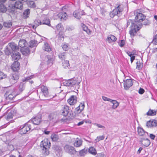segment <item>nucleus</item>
Segmentation results:
<instances>
[{
  "instance_id": "obj_58",
  "label": "nucleus",
  "mask_w": 157,
  "mask_h": 157,
  "mask_svg": "<svg viewBox=\"0 0 157 157\" xmlns=\"http://www.w3.org/2000/svg\"><path fill=\"white\" fill-rule=\"evenodd\" d=\"M82 110H80V108H79L78 107L76 109H75V113L76 114H78L82 112Z\"/></svg>"
},
{
  "instance_id": "obj_61",
  "label": "nucleus",
  "mask_w": 157,
  "mask_h": 157,
  "mask_svg": "<svg viewBox=\"0 0 157 157\" xmlns=\"http://www.w3.org/2000/svg\"><path fill=\"white\" fill-rule=\"evenodd\" d=\"M147 126L148 127H152V126L151 125V121H150L147 122Z\"/></svg>"
},
{
  "instance_id": "obj_17",
  "label": "nucleus",
  "mask_w": 157,
  "mask_h": 157,
  "mask_svg": "<svg viewBox=\"0 0 157 157\" xmlns=\"http://www.w3.org/2000/svg\"><path fill=\"white\" fill-rule=\"evenodd\" d=\"M41 122V117L40 116H37L33 119L31 122L33 124L36 125H39Z\"/></svg>"
},
{
  "instance_id": "obj_4",
  "label": "nucleus",
  "mask_w": 157,
  "mask_h": 157,
  "mask_svg": "<svg viewBox=\"0 0 157 157\" xmlns=\"http://www.w3.org/2000/svg\"><path fill=\"white\" fill-rule=\"evenodd\" d=\"M80 82V80L78 78H74L68 80H65L64 84L67 86L72 87L76 85H78Z\"/></svg>"
},
{
  "instance_id": "obj_19",
  "label": "nucleus",
  "mask_w": 157,
  "mask_h": 157,
  "mask_svg": "<svg viewBox=\"0 0 157 157\" xmlns=\"http://www.w3.org/2000/svg\"><path fill=\"white\" fill-rule=\"evenodd\" d=\"M20 64L17 61L14 62L11 66V68L14 71H16L19 69Z\"/></svg>"
},
{
  "instance_id": "obj_41",
  "label": "nucleus",
  "mask_w": 157,
  "mask_h": 157,
  "mask_svg": "<svg viewBox=\"0 0 157 157\" xmlns=\"http://www.w3.org/2000/svg\"><path fill=\"white\" fill-rule=\"evenodd\" d=\"M136 68L138 70H140V69H141L143 66V63H142L140 62L139 61H137L136 63Z\"/></svg>"
},
{
  "instance_id": "obj_11",
  "label": "nucleus",
  "mask_w": 157,
  "mask_h": 157,
  "mask_svg": "<svg viewBox=\"0 0 157 157\" xmlns=\"http://www.w3.org/2000/svg\"><path fill=\"white\" fill-rule=\"evenodd\" d=\"M35 23L37 25L42 24L47 25L49 26H51L50 21L49 19L47 17L44 18L42 22L39 20H37L35 21Z\"/></svg>"
},
{
  "instance_id": "obj_23",
  "label": "nucleus",
  "mask_w": 157,
  "mask_h": 157,
  "mask_svg": "<svg viewBox=\"0 0 157 157\" xmlns=\"http://www.w3.org/2000/svg\"><path fill=\"white\" fill-rule=\"evenodd\" d=\"M13 54L12 55L13 59L15 60H17L19 59L20 57V54L17 51H15L13 52Z\"/></svg>"
},
{
  "instance_id": "obj_15",
  "label": "nucleus",
  "mask_w": 157,
  "mask_h": 157,
  "mask_svg": "<svg viewBox=\"0 0 157 157\" xmlns=\"http://www.w3.org/2000/svg\"><path fill=\"white\" fill-rule=\"evenodd\" d=\"M84 12L80 10H76L73 13L74 17L77 19H80L81 16L84 15Z\"/></svg>"
},
{
  "instance_id": "obj_33",
  "label": "nucleus",
  "mask_w": 157,
  "mask_h": 157,
  "mask_svg": "<svg viewBox=\"0 0 157 157\" xmlns=\"http://www.w3.org/2000/svg\"><path fill=\"white\" fill-rule=\"evenodd\" d=\"M30 13V10L29 9H27L25 10L23 13V17L25 18H26L28 17Z\"/></svg>"
},
{
  "instance_id": "obj_55",
  "label": "nucleus",
  "mask_w": 157,
  "mask_h": 157,
  "mask_svg": "<svg viewBox=\"0 0 157 157\" xmlns=\"http://www.w3.org/2000/svg\"><path fill=\"white\" fill-rule=\"evenodd\" d=\"M56 116L53 113H51L49 115V118L51 120H53L56 118Z\"/></svg>"
},
{
  "instance_id": "obj_42",
  "label": "nucleus",
  "mask_w": 157,
  "mask_h": 157,
  "mask_svg": "<svg viewBox=\"0 0 157 157\" xmlns=\"http://www.w3.org/2000/svg\"><path fill=\"white\" fill-rule=\"evenodd\" d=\"M3 25L4 27L8 28L10 27L12 25V23L9 22H4Z\"/></svg>"
},
{
  "instance_id": "obj_10",
  "label": "nucleus",
  "mask_w": 157,
  "mask_h": 157,
  "mask_svg": "<svg viewBox=\"0 0 157 157\" xmlns=\"http://www.w3.org/2000/svg\"><path fill=\"white\" fill-rule=\"evenodd\" d=\"M64 149L66 152L70 154H74L76 153V151L73 147L69 145H66Z\"/></svg>"
},
{
  "instance_id": "obj_21",
  "label": "nucleus",
  "mask_w": 157,
  "mask_h": 157,
  "mask_svg": "<svg viewBox=\"0 0 157 157\" xmlns=\"http://www.w3.org/2000/svg\"><path fill=\"white\" fill-rule=\"evenodd\" d=\"M82 144V141L79 139L77 138L75 140L73 144L75 147H77L81 146Z\"/></svg>"
},
{
  "instance_id": "obj_5",
  "label": "nucleus",
  "mask_w": 157,
  "mask_h": 157,
  "mask_svg": "<svg viewBox=\"0 0 157 157\" xmlns=\"http://www.w3.org/2000/svg\"><path fill=\"white\" fill-rule=\"evenodd\" d=\"M135 14H136L135 19V25L136 23L137 25L141 28L142 25V24L141 22L143 21L145 18V17L141 13H137V12L134 13Z\"/></svg>"
},
{
  "instance_id": "obj_50",
  "label": "nucleus",
  "mask_w": 157,
  "mask_h": 157,
  "mask_svg": "<svg viewBox=\"0 0 157 157\" xmlns=\"http://www.w3.org/2000/svg\"><path fill=\"white\" fill-rule=\"evenodd\" d=\"M5 53L7 55H9L11 53V51L10 49L8 47H6L5 50Z\"/></svg>"
},
{
  "instance_id": "obj_52",
  "label": "nucleus",
  "mask_w": 157,
  "mask_h": 157,
  "mask_svg": "<svg viewBox=\"0 0 157 157\" xmlns=\"http://www.w3.org/2000/svg\"><path fill=\"white\" fill-rule=\"evenodd\" d=\"M152 43L154 44H157V34L154 37Z\"/></svg>"
},
{
  "instance_id": "obj_47",
  "label": "nucleus",
  "mask_w": 157,
  "mask_h": 157,
  "mask_svg": "<svg viewBox=\"0 0 157 157\" xmlns=\"http://www.w3.org/2000/svg\"><path fill=\"white\" fill-rule=\"evenodd\" d=\"M6 77V75L3 72L0 71V79L4 78Z\"/></svg>"
},
{
  "instance_id": "obj_39",
  "label": "nucleus",
  "mask_w": 157,
  "mask_h": 157,
  "mask_svg": "<svg viewBox=\"0 0 157 157\" xmlns=\"http://www.w3.org/2000/svg\"><path fill=\"white\" fill-rule=\"evenodd\" d=\"M7 9L5 6L3 4H0V12L5 13Z\"/></svg>"
},
{
  "instance_id": "obj_9",
  "label": "nucleus",
  "mask_w": 157,
  "mask_h": 157,
  "mask_svg": "<svg viewBox=\"0 0 157 157\" xmlns=\"http://www.w3.org/2000/svg\"><path fill=\"white\" fill-rule=\"evenodd\" d=\"M30 121L28 122L21 128V132L22 134L26 133L27 132L31 129V125L30 124Z\"/></svg>"
},
{
  "instance_id": "obj_34",
  "label": "nucleus",
  "mask_w": 157,
  "mask_h": 157,
  "mask_svg": "<svg viewBox=\"0 0 157 157\" xmlns=\"http://www.w3.org/2000/svg\"><path fill=\"white\" fill-rule=\"evenodd\" d=\"M15 113L13 111H11L9 113L6 117V119L9 120L13 118V116L15 115Z\"/></svg>"
},
{
  "instance_id": "obj_6",
  "label": "nucleus",
  "mask_w": 157,
  "mask_h": 157,
  "mask_svg": "<svg viewBox=\"0 0 157 157\" xmlns=\"http://www.w3.org/2000/svg\"><path fill=\"white\" fill-rule=\"evenodd\" d=\"M10 12L12 13L15 12V9H22L23 8L22 3L20 1H16L14 5H10L9 6Z\"/></svg>"
},
{
  "instance_id": "obj_63",
  "label": "nucleus",
  "mask_w": 157,
  "mask_h": 157,
  "mask_svg": "<svg viewBox=\"0 0 157 157\" xmlns=\"http://www.w3.org/2000/svg\"><path fill=\"white\" fill-rule=\"evenodd\" d=\"M96 157H105L104 155L102 153H99L97 155Z\"/></svg>"
},
{
  "instance_id": "obj_62",
  "label": "nucleus",
  "mask_w": 157,
  "mask_h": 157,
  "mask_svg": "<svg viewBox=\"0 0 157 157\" xmlns=\"http://www.w3.org/2000/svg\"><path fill=\"white\" fill-rule=\"evenodd\" d=\"M144 90L141 88H140L139 90V93L140 94H142L144 93Z\"/></svg>"
},
{
  "instance_id": "obj_64",
  "label": "nucleus",
  "mask_w": 157,
  "mask_h": 157,
  "mask_svg": "<svg viewBox=\"0 0 157 157\" xmlns=\"http://www.w3.org/2000/svg\"><path fill=\"white\" fill-rule=\"evenodd\" d=\"M125 42L124 40H122L121 41V43H120V46H122L124 45Z\"/></svg>"
},
{
  "instance_id": "obj_49",
  "label": "nucleus",
  "mask_w": 157,
  "mask_h": 157,
  "mask_svg": "<svg viewBox=\"0 0 157 157\" xmlns=\"http://www.w3.org/2000/svg\"><path fill=\"white\" fill-rule=\"evenodd\" d=\"M19 90L21 91H22L24 90V83L23 82H21L19 84Z\"/></svg>"
},
{
  "instance_id": "obj_1",
  "label": "nucleus",
  "mask_w": 157,
  "mask_h": 157,
  "mask_svg": "<svg viewBox=\"0 0 157 157\" xmlns=\"http://www.w3.org/2000/svg\"><path fill=\"white\" fill-rule=\"evenodd\" d=\"M42 153L44 155L49 154V151L48 150L51 146V143L48 139H45L41 142L40 144Z\"/></svg>"
},
{
  "instance_id": "obj_53",
  "label": "nucleus",
  "mask_w": 157,
  "mask_h": 157,
  "mask_svg": "<svg viewBox=\"0 0 157 157\" xmlns=\"http://www.w3.org/2000/svg\"><path fill=\"white\" fill-rule=\"evenodd\" d=\"M85 105L84 103H81L78 106L79 108H80V110L82 111L84 108Z\"/></svg>"
},
{
  "instance_id": "obj_2",
  "label": "nucleus",
  "mask_w": 157,
  "mask_h": 157,
  "mask_svg": "<svg viewBox=\"0 0 157 157\" xmlns=\"http://www.w3.org/2000/svg\"><path fill=\"white\" fill-rule=\"evenodd\" d=\"M129 25H130L131 28V30L129 33L131 36L132 37L134 36L137 31H138L140 28L136 23L135 25V23L131 20H129L128 21L127 27H128Z\"/></svg>"
},
{
  "instance_id": "obj_59",
  "label": "nucleus",
  "mask_w": 157,
  "mask_h": 157,
  "mask_svg": "<svg viewBox=\"0 0 157 157\" xmlns=\"http://www.w3.org/2000/svg\"><path fill=\"white\" fill-rule=\"evenodd\" d=\"M67 48L68 45L66 44H64L62 46V48L65 51H66L67 50Z\"/></svg>"
},
{
  "instance_id": "obj_57",
  "label": "nucleus",
  "mask_w": 157,
  "mask_h": 157,
  "mask_svg": "<svg viewBox=\"0 0 157 157\" xmlns=\"http://www.w3.org/2000/svg\"><path fill=\"white\" fill-rule=\"evenodd\" d=\"M74 29V27L73 26H68L66 27V30L69 31H71Z\"/></svg>"
},
{
  "instance_id": "obj_22",
  "label": "nucleus",
  "mask_w": 157,
  "mask_h": 157,
  "mask_svg": "<svg viewBox=\"0 0 157 157\" xmlns=\"http://www.w3.org/2000/svg\"><path fill=\"white\" fill-rule=\"evenodd\" d=\"M41 91L43 95L45 97H47L48 95V90L46 86H42L41 87Z\"/></svg>"
},
{
  "instance_id": "obj_32",
  "label": "nucleus",
  "mask_w": 157,
  "mask_h": 157,
  "mask_svg": "<svg viewBox=\"0 0 157 157\" xmlns=\"http://www.w3.org/2000/svg\"><path fill=\"white\" fill-rule=\"evenodd\" d=\"M56 30L59 33L62 32L64 29L63 25L61 23L58 24L56 27Z\"/></svg>"
},
{
  "instance_id": "obj_24",
  "label": "nucleus",
  "mask_w": 157,
  "mask_h": 157,
  "mask_svg": "<svg viewBox=\"0 0 157 157\" xmlns=\"http://www.w3.org/2000/svg\"><path fill=\"white\" fill-rule=\"evenodd\" d=\"M141 143L144 146L147 147L150 144V140L148 139H142L141 140Z\"/></svg>"
},
{
  "instance_id": "obj_51",
  "label": "nucleus",
  "mask_w": 157,
  "mask_h": 157,
  "mask_svg": "<svg viewBox=\"0 0 157 157\" xmlns=\"http://www.w3.org/2000/svg\"><path fill=\"white\" fill-rule=\"evenodd\" d=\"M33 75H31L30 76V77H26V78H23L22 79V81H23V82H24L25 81H26L29 80L30 79H31V78H33Z\"/></svg>"
},
{
  "instance_id": "obj_12",
  "label": "nucleus",
  "mask_w": 157,
  "mask_h": 157,
  "mask_svg": "<svg viewBox=\"0 0 157 157\" xmlns=\"http://www.w3.org/2000/svg\"><path fill=\"white\" fill-rule=\"evenodd\" d=\"M69 111V107L66 105H64L62 106L60 112L62 115L64 116H66L68 114Z\"/></svg>"
},
{
  "instance_id": "obj_29",
  "label": "nucleus",
  "mask_w": 157,
  "mask_h": 157,
  "mask_svg": "<svg viewBox=\"0 0 157 157\" xmlns=\"http://www.w3.org/2000/svg\"><path fill=\"white\" fill-rule=\"evenodd\" d=\"M27 43L25 40H22L19 41V45L21 47V48L25 47V46L27 45Z\"/></svg>"
},
{
  "instance_id": "obj_16",
  "label": "nucleus",
  "mask_w": 157,
  "mask_h": 157,
  "mask_svg": "<svg viewBox=\"0 0 157 157\" xmlns=\"http://www.w3.org/2000/svg\"><path fill=\"white\" fill-rule=\"evenodd\" d=\"M57 17L56 18H59L61 21L63 20H65L67 18V13L63 12H61L59 13V14L57 15Z\"/></svg>"
},
{
  "instance_id": "obj_31",
  "label": "nucleus",
  "mask_w": 157,
  "mask_h": 157,
  "mask_svg": "<svg viewBox=\"0 0 157 157\" xmlns=\"http://www.w3.org/2000/svg\"><path fill=\"white\" fill-rule=\"evenodd\" d=\"M9 47L12 49V50L13 52L17 51L18 48L16 44L13 43L9 44Z\"/></svg>"
},
{
  "instance_id": "obj_43",
  "label": "nucleus",
  "mask_w": 157,
  "mask_h": 157,
  "mask_svg": "<svg viewBox=\"0 0 157 157\" xmlns=\"http://www.w3.org/2000/svg\"><path fill=\"white\" fill-rule=\"evenodd\" d=\"M87 152V150L86 149H84L80 151L79 152V154L81 156H83Z\"/></svg>"
},
{
  "instance_id": "obj_46",
  "label": "nucleus",
  "mask_w": 157,
  "mask_h": 157,
  "mask_svg": "<svg viewBox=\"0 0 157 157\" xmlns=\"http://www.w3.org/2000/svg\"><path fill=\"white\" fill-rule=\"evenodd\" d=\"M105 138L104 136L102 135V136H99L97 137L96 139L95 140L96 142H98L99 141L103 140Z\"/></svg>"
},
{
  "instance_id": "obj_28",
  "label": "nucleus",
  "mask_w": 157,
  "mask_h": 157,
  "mask_svg": "<svg viewBox=\"0 0 157 157\" xmlns=\"http://www.w3.org/2000/svg\"><path fill=\"white\" fill-rule=\"evenodd\" d=\"M138 134L140 136H143L146 135V133L148 134L147 132H145L143 129L141 128L138 127Z\"/></svg>"
},
{
  "instance_id": "obj_38",
  "label": "nucleus",
  "mask_w": 157,
  "mask_h": 157,
  "mask_svg": "<svg viewBox=\"0 0 157 157\" xmlns=\"http://www.w3.org/2000/svg\"><path fill=\"white\" fill-rule=\"evenodd\" d=\"M156 111L150 109L147 113V114L148 116H154L156 115Z\"/></svg>"
},
{
  "instance_id": "obj_18",
  "label": "nucleus",
  "mask_w": 157,
  "mask_h": 157,
  "mask_svg": "<svg viewBox=\"0 0 157 157\" xmlns=\"http://www.w3.org/2000/svg\"><path fill=\"white\" fill-rule=\"evenodd\" d=\"M77 98L75 96H72L67 100L68 102L70 105H74L77 102Z\"/></svg>"
},
{
  "instance_id": "obj_26",
  "label": "nucleus",
  "mask_w": 157,
  "mask_h": 157,
  "mask_svg": "<svg viewBox=\"0 0 157 157\" xmlns=\"http://www.w3.org/2000/svg\"><path fill=\"white\" fill-rule=\"evenodd\" d=\"M111 103L113 104V105L112 106V108L113 109H116L119 106V103L116 100H112L110 102Z\"/></svg>"
},
{
  "instance_id": "obj_8",
  "label": "nucleus",
  "mask_w": 157,
  "mask_h": 157,
  "mask_svg": "<svg viewBox=\"0 0 157 157\" xmlns=\"http://www.w3.org/2000/svg\"><path fill=\"white\" fill-rule=\"evenodd\" d=\"M19 78V76L17 73H14L12 74L8 78L10 85H12L16 83Z\"/></svg>"
},
{
  "instance_id": "obj_27",
  "label": "nucleus",
  "mask_w": 157,
  "mask_h": 157,
  "mask_svg": "<svg viewBox=\"0 0 157 157\" xmlns=\"http://www.w3.org/2000/svg\"><path fill=\"white\" fill-rule=\"evenodd\" d=\"M51 138L52 141L54 142L58 141L59 140L58 135L57 134L53 133L51 136Z\"/></svg>"
},
{
  "instance_id": "obj_14",
  "label": "nucleus",
  "mask_w": 157,
  "mask_h": 157,
  "mask_svg": "<svg viewBox=\"0 0 157 157\" xmlns=\"http://www.w3.org/2000/svg\"><path fill=\"white\" fill-rule=\"evenodd\" d=\"M53 61V58L48 57L47 56L44 59V60L43 61V62L42 63L43 64H47L51 65L52 64V62Z\"/></svg>"
},
{
  "instance_id": "obj_36",
  "label": "nucleus",
  "mask_w": 157,
  "mask_h": 157,
  "mask_svg": "<svg viewBox=\"0 0 157 157\" xmlns=\"http://www.w3.org/2000/svg\"><path fill=\"white\" fill-rule=\"evenodd\" d=\"M28 6L30 7L34 8L36 7V5L33 1H27Z\"/></svg>"
},
{
  "instance_id": "obj_7",
  "label": "nucleus",
  "mask_w": 157,
  "mask_h": 157,
  "mask_svg": "<svg viewBox=\"0 0 157 157\" xmlns=\"http://www.w3.org/2000/svg\"><path fill=\"white\" fill-rule=\"evenodd\" d=\"M17 95L16 92L14 89L9 90L7 91L5 96L7 100H12Z\"/></svg>"
},
{
  "instance_id": "obj_48",
  "label": "nucleus",
  "mask_w": 157,
  "mask_h": 157,
  "mask_svg": "<svg viewBox=\"0 0 157 157\" xmlns=\"http://www.w3.org/2000/svg\"><path fill=\"white\" fill-rule=\"evenodd\" d=\"M151 125L152 127H155L157 126V121L156 120L151 121Z\"/></svg>"
},
{
  "instance_id": "obj_37",
  "label": "nucleus",
  "mask_w": 157,
  "mask_h": 157,
  "mask_svg": "<svg viewBox=\"0 0 157 157\" xmlns=\"http://www.w3.org/2000/svg\"><path fill=\"white\" fill-rule=\"evenodd\" d=\"M37 44V41L34 40H31L29 42V46L31 48H33L36 46Z\"/></svg>"
},
{
  "instance_id": "obj_44",
  "label": "nucleus",
  "mask_w": 157,
  "mask_h": 157,
  "mask_svg": "<svg viewBox=\"0 0 157 157\" xmlns=\"http://www.w3.org/2000/svg\"><path fill=\"white\" fill-rule=\"evenodd\" d=\"M59 57L61 60H63L65 58V56L64 53H60L59 55Z\"/></svg>"
},
{
  "instance_id": "obj_3",
  "label": "nucleus",
  "mask_w": 157,
  "mask_h": 157,
  "mask_svg": "<svg viewBox=\"0 0 157 157\" xmlns=\"http://www.w3.org/2000/svg\"><path fill=\"white\" fill-rule=\"evenodd\" d=\"M123 10V7L122 5H120L114 9L112 11L110 12L109 15L111 17H113L117 15L119 16L121 15Z\"/></svg>"
},
{
  "instance_id": "obj_60",
  "label": "nucleus",
  "mask_w": 157,
  "mask_h": 157,
  "mask_svg": "<svg viewBox=\"0 0 157 157\" xmlns=\"http://www.w3.org/2000/svg\"><path fill=\"white\" fill-rule=\"evenodd\" d=\"M94 125H96L99 128H102L103 129L105 128V127L104 126L99 124L95 123Z\"/></svg>"
},
{
  "instance_id": "obj_13",
  "label": "nucleus",
  "mask_w": 157,
  "mask_h": 157,
  "mask_svg": "<svg viewBox=\"0 0 157 157\" xmlns=\"http://www.w3.org/2000/svg\"><path fill=\"white\" fill-rule=\"evenodd\" d=\"M132 81L131 79H127L124 82V88L126 90H127L132 86Z\"/></svg>"
},
{
  "instance_id": "obj_20",
  "label": "nucleus",
  "mask_w": 157,
  "mask_h": 157,
  "mask_svg": "<svg viewBox=\"0 0 157 157\" xmlns=\"http://www.w3.org/2000/svg\"><path fill=\"white\" fill-rule=\"evenodd\" d=\"M116 40L117 38L115 36L113 35H111L107 37L106 40L108 41V43H110L116 41Z\"/></svg>"
},
{
  "instance_id": "obj_25",
  "label": "nucleus",
  "mask_w": 157,
  "mask_h": 157,
  "mask_svg": "<svg viewBox=\"0 0 157 157\" xmlns=\"http://www.w3.org/2000/svg\"><path fill=\"white\" fill-rule=\"evenodd\" d=\"M21 51L22 54L26 56L29 54L30 51L28 48H25V47L21 48Z\"/></svg>"
},
{
  "instance_id": "obj_54",
  "label": "nucleus",
  "mask_w": 157,
  "mask_h": 157,
  "mask_svg": "<svg viewBox=\"0 0 157 157\" xmlns=\"http://www.w3.org/2000/svg\"><path fill=\"white\" fill-rule=\"evenodd\" d=\"M82 27L84 31H86L87 33H88L89 32V30L88 29L87 27L85 25H83Z\"/></svg>"
},
{
  "instance_id": "obj_56",
  "label": "nucleus",
  "mask_w": 157,
  "mask_h": 157,
  "mask_svg": "<svg viewBox=\"0 0 157 157\" xmlns=\"http://www.w3.org/2000/svg\"><path fill=\"white\" fill-rule=\"evenodd\" d=\"M102 98L104 101H109L110 102H111V100H112L111 99H110L109 98H108L104 96H103L102 97Z\"/></svg>"
},
{
  "instance_id": "obj_45",
  "label": "nucleus",
  "mask_w": 157,
  "mask_h": 157,
  "mask_svg": "<svg viewBox=\"0 0 157 157\" xmlns=\"http://www.w3.org/2000/svg\"><path fill=\"white\" fill-rule=\"evenodd\" d=\"M142 22H143V23H142V25L143 24L145 25H149L150 23V22L149 20L147 19H145V18Z\"/></svg>"
},
{
  "instance_id": "obj_30",
  "label": "nucleus",
  "mask_w": 157,
  "mask_h": 157,
  "mask_svg": "<svg viewBox=\"0 0 157 157\" xmlns=\"http://www.w3.org/2000/svg\"><path fill=\"white\" fill-rule=\"evenodd\" d=\"M43 48L44 50L48 52H49L51 51V49L49 45L46 42L44 43Z\"/></svg>"
},
{
  "instance_id": "obj_35",
  "label": "nucleus",
  "mask_w": 157,
  "mask_h": 157,
  "mask_svg": "<svg viewBox=\"0 0 157 157\" xmlns=\"http://www.w3.org/2000/svg\"><path fill=\"white\" fill-rule=\"evenodd\" d=\"M89 152L93 155H95L97 154L96 149L93 147H91L89 149Z\"/></svg>"
},
{
  "instance_id": "obj_40",
  "label": "nucleus",
  "mask_w": 157,
  "mask_h": 157,
  "mask_svg": "<svg viewBox=\"0 0 157 157\" xmlns=\"http://www.w3.org/2000/svg\"><path fill=\"white\" fill-rule=\"evenodd\" d=\"M63 66L64 68H68L69 66V61L67 60H65L62 63Z\"/></svg>"
}]
</instances>
